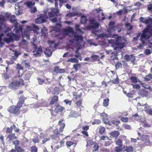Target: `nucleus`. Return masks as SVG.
<instances>
[{"instance_id":"nucleus-1","label":"nucleus","mask_w":152,"mask_h":152,"mask_svg":"<svg viewBox=\"0 0 152 152\" xmlns=\"http://www.w3.org/2000/svg\"><path fill=\"white\" fill-rule=\"evenodd\" d=\"M5 20L4 16L0 15V46H2L4 43L3 41L7 43H9L12 42L13 39L18 40L19 38V36L18 34H15L11 32V29L7 28L4 31V33L6 34L3 33L4 30L1 28V26H2L3 23Z\"/></svg>"},{"instance_id":"nucleus-2","label":"nucleus","mask_w":152,"mask_h":152,"mask_svg":"<svg viewBox=\"0 0 152 152\" xmlns=\"http://www.w3.org/2000/svg\"><path fill=\"white\" fill-rule=\"evenodd\" d=\"M63 33L69 35L72 38H73L72 40H70V42H77V46L76 48L77 50L75 51L76 54L75 56L77 58L80 57V54L78 53V51L79 49L82 48L84 46L82 41L83 39L82 37L77 35L76 33H74L73 28L70 27L67 29L64 30Z\"/></svg>"},{"instance_id":"nucleus-3","label":"nucleus","mask_w":152,"mask_h":152,"mask_svg":"<svg viewBox=\"0 0 152 152\" xmlns=\"http://www.w3.org/2000/svg\"><path fill=\"white\" fill-rule=\"evenodd\" d=\"M90 23L92 25V27L94 29L92 31V33L96 35H98L99 37H110L113 38L114 37H117V35H114L112 34L115 30V28L113 26L114 22L111 21L109 24V28L107 30L108 34H106L105 33L99 34V31H97L96 29L99 27V24L94 20H90Z\"/></svg>"},{"instance_id":"nucleus-4","label":"nucleus","mask_w":152,"mask_h":152,"mask_svg":"<svg viewBox=\"0 0 152 152\" xmlns=\"http://www.w3.org/2000/svg\"><path fill=\"white\" fill-rule=\"evenodd\" d=\"M15 27L14 29L13 32H15V33L18 34L19 32H21L22 33V36L23 38L26 37L27 39L29 38V36L31 33H33V32L36 31L38 33V31L39 30V28L37 26L33 25V26H28L26 28V29L23 32L20 30H18L17 27V23L15 24Z\"/></svg>"},{"instance_id":"nucleus-5","label":"nucleus","mask_w":152,"mask_h":152,"mask_svg":"<svg viewBox=\"0 0 152 152\" xmlns=\"http://www.w3.org/2000/svg\"><path fill=\"white\" fill-rule=\"evenodd\" d=\"M150 34L152 35V28L148 26L142 32V34L141 35L140 40L142 43L139 45L138 47L140 49H141L144 46L146 45L147 43V40L150 37L148 36V34Z\"/></svg>"},{"instance_id":"nucleus-6","label":"nucleus","mask_w":152,"mask_h":152,"mask_svg":"<svg viewBox=\"0 0 152 152\" xmlns=\"http://www.w3.org/2000/svg\"><path fill=\"white\" fill-rule=\"evenodd\" d=\"M58 10L56 9L52 8H51V12L48 13V17L45 14H41L37 16V18L35 20L36 23L38 24H40L45 23L46 21V19L48 17L51 18L56 14L58 12Z\"/></svg>"},{"instance_id":"nucleus-7","label":"nucleus","mask_w":152,"mask_h":152,"mask_svg":"<svg viewBox=\"0 0 152 152\" xmlns=\"http://www.w3.org/2000/svg\"><path fill=\"white\" fill-rule=\"evenodd\" d=\"M126 42L125 38L121 36L118 37L116 40L115 41L113 39L108 40V42L110 44H113L112 46L114 48V49L120 48V49L123 48L124 46V44Z\"/></svg>"},{"instance_id":"nucleus-8","label":"nucleus","mask_w":152,"mask_h":152,"mask_svg":"<svg viewBox=\"0 0 152 152\" xmlns=\"http://www.w3.org/2000/svg\"><path fill=\"white\" fill-rule=\"evenodd\" d=\"M24 85V81L22 79L18 78L17 80L9 84V86L10 88L13 89H17L20 86Z\"/></svg>"},{"instance_id":"nucleus-9","label":"nucleus","mask_w":152,"mask_h":152,"mask_svg":"<svg viewBox=\"0 0 152 152\" xmlns=\"http://www.w3.org/2000/svg\"><path fill=\"white\" fill-rule=\"evenodd\" d=\"M54 41H51L49 42L50 45V49L49 48H46L45 49L44 52L46 56L50 57L51 56L52 53L51 49L53 47H56L55 45L54 44Z\"/></svg>"},{"instance_id":"nucleus-10","label":"nucleus","mask_w":152,"mask_h":152,"mask_svg":"<svg viewBox=\"0 0 152 152\" xmlns=\"http://www.w3.org/2000/svg\"><path fill=\"white\" fill-rule=\"evenodd\" d=\"M20 3H18L15 4V13L17 15H19L20 14V11L22 9V7L20 5Z\"/></svg>"},{"instance_id":"nucleus-11","label":"nucleus","mask_w":152,"mask_h":152,"mask_svg":"<svg viewBox=\"0 0 152 152\" xmlns=\"http://www.w3.org/2000/svg\"><path fill=\"white\" fill-rule=\"evenodd\" d=\"M8 110L11 113H18V109L15 106H10L8 108Z\"/></svg>"},{"instance_id":"nucleus-12","label":"nucleus","mask_w":152,"mask_h":152,"mask_svg":"<svg viewBox=\"0 0 152 152\" xmlns=\"http://www.w3.org/2000/svg\"><path fill=\"white\" fill-rule=\"evenodd\" d=\"M80 115V114L78 112L74 110L71 111L69 115H68V118L71 117L76 118Z\"/></svg>"},{"instance_id":"nucleus-13","label":"nucleus","mask_w":152,"mask_h":152,"mask_svg":"<svg viewBox=\"0 0 152 152\" xmlns=\"http://www.w3.org/2000/svg\"><path fill=\"white\" fill-rule=\"evenodd\" d=\"M140 20L141 22L144 23L145 24L150 23L151 22H152V19L149 18H146L142 17L140 18Z\"/></svg>"},{"instance_id":"nucleus-14","label":"nucleus","mask_w":152,"mask_h":152,"mask_svg":"<svg viewBox=\"0 0 152 152\" xmlns=\"http://www.w3.org/2000/svg\"><path fill=\"white\" fill-rule=\"evenodd\" d=\"M82 101L81 100H79L75 104V107L77 110L78 111H80L81 108L83 107L82 105Z\"/></svg>"},{"instance_id":"nucleus-15","label":"nucleus","mask_w":152,"mask_h":152,"mask_svg":"<svg viewBox=\"0 0 152 152\" xmlns=\"http://www.w3.org/2000/svg\"><path fill=\"white\" fill-rule=\"evenodd\" d=\"M68 0H55V6L56 8L58 7V4H59V6L60 7L62 6V4L63 3H65ZM72 1H74V0H72Z\"/></svg>"},{"instance_id":"nucleus-16","label":"nucleus","mask_w":152,"mask_h":152,"mask_svg":"<svg viewBox=\"0 0 152 152\" xmlns=\"http://www.w3.org/2000/svg\"><path fill=\"white\" fill-rule=\"evenodd\" d=\"M33 55L36 56H39L42 53V50L41 47H39L37 50L33 52Z\"/></svg>"},{"instance_id":"nucleus-17","label":"nucleus","mask_w":152,"mask_h":152,"mask_svg":"<svg viewBox=\"0 0 152 152\" xmlns=\"http://www.w3.org/2000/svg\"><path fill=\"white\" fill-rule=\"evenodd\" d=\"M58 125L60 126L59 131L60 132H62L64 129L65 126V124L64 122V121L63 120H61L59 121L58 122Z\"/></svg>"},{"instance_id":"nucleus-18","label":"nucleus","mask_w":152,"mask_h":152,"mask_svg":"<svg viewBox=\"0 0 152 152\" xmlns=\"http://www.w3.org/2000/svg\"><path fill=\"white\" fill-rule=\"evenodd\" d=\"M104 56V55L102 53H101L99 55H93L91 56L92 59L94 60H98V61L102 58Z\"/></svg>"},{"instance_id":"nucleus-19","label":"nucleus","mask_w":152,"mask_h":152,"mask_svg":"<svg viewBox=\"0 0 152 152\" xmlns=\"http://www.w3.org/2000/svg\"><path fill=\"white\" fill-rule=\"evenodd\" d=\"M139 95L142 97L147 96H148V92L144 90H140L138 93Z\"/></svg>"},{"instance_id":"nucleus-20","label":"nucleus","mask_w":152,"mask_h":152,"mask_svg":"<svg viewBox=\"0 0 152 152\" xmlns=\"http://www.w3.org/2000/svg\"><path fill=\"white\" fill-rule=\"evenodd\" d=\"M125 59L127 61H131L132 62H133L135 60V57L132 55L130 56L126 55L125 56Z\"/></svg>"},{"instance_id":"nucleus-21","label":"nucleus","mask_w":152,"mask_h":152,"mask_svg":"<svg viewBox=\"0 0 152 152\" xmlns=\"http://www.w3.org/2000/svg\"><path fill=\"white\" fill-rule=\"evenodd\" d=\"M142 141L146 145H148L149 142L148 137L147 135H143L141 138Z\"/></svg>"},{"instance_id":"nucleus-22","label":"nucleus","mask_w":152,"mask_h":152,"mask_svg":"<svg viewBox=\"0 0 152 152\" xmlns=\"http://www.w3.org/2000/svg\"><path fill=\"white\" fill-rule=\"evenodd\" d=\"M27 45L28 42L24 39H23L19 44V45L21 48H26L27 47Z\"/></svg>"},{"instance_id":"nucleus-23","label":"nucleus","mask_w":152,"mask_h":152,"mask_svg":"<svg viewBox=\"0 0 152 152\" xmlns=\"http://www.w3.org/2000/svg\"><path fill=\"white\" fill-rule=\"evenodd\" d=\"M35 4V2L34 1H26L25 3V4L29 8H31L32 6L34 5Z\"/></svg>"},{"instance_id":"nucleus-24","label":"nucleus","mask_w":152,"mask_h":152,"mask_svg":"<svg viewBox=\"0 0 152 152\" xmlns=\"http://www.w3.org/2000/svg\"><path fill=\"white\" fill-rule=\"evenodd\" d=\"M64 109V107L60 105L56 107L55 110V112L56 113H61Z\"/></svg>"},{"instance_id":"nucleus-25","label":"nucleus","mask_w":152,"mask_h":152,"mask_svg":"<svg viewBox=\"0 0 152 152\" xmlns=\"http://www.w3.org/2000/svg\"><path fill=\"white\" fill-rule=\"evenodd\" d=\"M147 105V104H145L144 105H141L140 103H138L137 105V107L138 110L139 111H141L142 110H144L145 108V105Z\"/></svg>"},{"instance_id":"nucleus-26","label":"nucleus","mask_w":152,"mask_h":152,"mask_svg":"<svg viewBox=\"0 0 152 152\" xmlns=\"http://www.w3.org/2000/svg\"><path fill=\"white\" fill-rule=\"evenodd\" d=\"M54 71L56 72L59 73H63L65 72L64 69L59 68L58 67H55Z\"/></svg>"},{"instance_id":"nucleus-27","label":"nucleus","mask_w":152,"mask_h":152,"mask_svg":"<svg viewBox=\"0 0 152 152\" xmlns=\"http://www.w3.org/2000/svg\"><path fill=\"white\" fill-rule=\"evenodd\" d=\"M148 108L149 106L148 105H145L144 108V110L150 115H152V110L150 109H148Z\"/></svg>"},{"instance_id":"nucleus-28","label":"nucleus","mask_w":152,"mask_h":152,"mask_svg":"<svg viewBox=\"0 0 152 152\" xmlns=\"http://www.w3.org/2000/svg\"><path fill=\"white\" fill-rule=\"evenodd\" d=\"M67 62H71L72 63H78V60L77 59L75 58H73L69 59L67 61Z\"/></svg>"},{"instance_id":"nucleus-29","label":"nucleus","mask_w":152,"mask_h":152,"mask_svg":"<svg viewBox=\"0 0 152 152\" xmlns=\"http://www.w3.org/2000/svg\"><path fill=\"white\" fill-rule=\"evenodd\" d=\"M75 28L77 31H79L82 34H83L84 32L83 31L84 29L82 28H80L79 26L78 25H75Z\"/></svg>"},{"instance_id":"nucleus-30","label":"nucleus","mask_w":152,"mask_h":152,"mask_svg":"<svg viewBox=\"0 0 152 152\" xmlns=\"http://www.w3.org/2000/svg\"><path fill=\"white\" fill-rule=\"evenodd\" d=\"M105 129L104 127L100 126L99 128V132L100 134H103L105 133Z\"/></svg>"},{"instance_id":"nucleus-31","label":"nucleus","mask_w":152,"mask_h":152,"mask_svg":"<svg viewBox=\"0 0 152 152\" xmlns=\"http://www.w3.org/2000/svg\"><path fill=\"white\" fill-rule=\"evenodd\" d=\"M111 136L113 137H117L119 134V132L118 131H114L110 133Z\"/></svg>"},{"instance_id":"nucleus-32","label":"nucleus","mask_w":152,"mask_h":152,"mask_svg":"<svg viewBox=\"0 0 152 152\" xmlns=\"http://www.w3.org/2000/svg\"><path fill=\"white\" fill-rule=\"evenodd\" d=\"M16 138L14 135L13 134H10L8 135L7 137V139L8 141H10L12 140H14Z\"/></svg>"},{"instance_id":"nucleus-33","label":"nucleus","mask_w":152,"mask_h":152,"mask_svg":"<svg viewBox=\"0 0 152 152\" xmlns=\"http://www.w3.org/2000/svg\"><path fill=\"white\" fill-rule=\"evenodd\" d=\"M22 64L23 65H25L26 68L30 66V63L28 61L23 60L22 61Z\"/></svg>"},{"instance_id":"nucleus-34","label":"nucleus","mask_w":152,"mask_h":152,"mask_svg":"<svg viewBox=\"0 0 152 152\" xmlns=\"http://www.w3.org/2000/svg\"><path fill=\"white\" fill-rule=\"evenodd\" d=\"M142 125L145 127H150L151 126L150 125L148 124L145 120H141Z\"/></svg>"},{"instance_id":"nucleus-35","label":"nucleus","mask_w":152,"mask_h":152,"mask_svg":"<svg viewBox=\"0 0 152 152\" xmlns=\"http://www.w3.org/2000/svg\"><path fill=\"white\" fill-rule=\"evenodd\" d=\"M125 151L127 152H131L133 151V148L132 146L129 145L126 146V148L125 149Z\"/></svg>"},{"instance_id":"nucleus-36","label":"nucleus","mask_w":152,"mask_h":152,"mask_svg":"<svg viewBox=\"0 0 152 152\" xmlns=\"http://www.w3.org/2000/svg\"><path fill=\"white\" fill-rule=\"evenodd\" d=\"M112 143V140L109 138L107 141H105L104 145L106 146H109Z\"/></svg>"},{"instance_id":"nucleus-37","label":"nucleus","mask_w":152,"mask_h":152,"mask_svg":"<svg viewBox=\"0 0 152 152\" xmlns=\"http://www.w3.org/2000/svg\"><path fill=\"white\" fill-rule=\"evenodd\" d=\"M73 68H74L75 71H77L79 68H80L81 67V64H80L77 63V64H75L73 65Z\"/></svg>"},{"instance_id":"nucleus-38","label":"nucleus","mask_w":152,"mask_h":152,"mask_svg":"<svg viewBox=\"0 0 152 152\" xmlns=\"http://www.w3.org/2000/svg\"><path fill=\"white\" fill-rule=\"evenodd\" d=\"M115 143L116 145H118L120 147L122 146V140L120 139H118L115 141Z\"/></svg>"},{"instance_id":"nucleus-39","label":"nucleus","mask_w":152,"mask_h":152,"mask_svg":"<svg viewBox=\"0 0 152 152\" xmlns=\"http://www.w3.org/2000/svg\"><path fill=\"white\" fill-rule=\"evenodd\" d=\"M144 78L146 80H150L152 79V74H149L147 75H146Z\"/></svg>"},{"instance_id":"nucleus-40","label":"nucleus","mask_w":152,"mask_h":152,"mask_svg":"<svg viewBox=\"0 0 152 152\" xmlns=\"http://www.w3.org/2000/svg\"><path fill=\"white\" fill-rule=\"evenodd\" d=\"M41 32L42 36H45L46 34L47 33V30L46 28H43L41 29Z\"/></svg>"},{"instance_id":"nucleus-41","label":"nucleus","mask_w":152,"mask_h":152,"mask_svg":"<svg viewBox=\"0 0 152 152\" xmlns=\"http://www.w3.org/2000/svg\"><path fill=\"white\" fill-rule=\"evenodd\" d=\"M58 97L57 96H54L50 102V104H53L55 102L58 101Z\"/></svg>"},{"instance_id":"nucleus-42","label":"nucleus","mask_w":152,"mask_h":152,"mask_svg":"<svg viewBox=\"0 0 152 152\" xmlns=\"http://www.w3.org/2000/svg\"><path fill=\"white\" fill-rule=\"evenodd\" d=\"M108 138L109 137L106 136H103L100 137L99 141H103L105 142V141L108 140Z\"/></svg>"},{"instance_id":"nucleus-43","label":"nucleus","mask_w":152,"mask_h":152,"mask_svg":"<svg viewBox=\"0 0 152 152\" xmlns=\"http://www.w3.org/2000/svg\"><path fill=\"white\" fill-rule=\"evenodd\" d=\"M109 99H104L103 105L104 107H107L109 104Z\"/></svg>"},{"instance_id":"nucleus-44","label":"nucleus","mask_w":152,"mask_h":152,"mask_svg":"<svg viewBox=\"0 0 152 152\" xmlns=\"http://www.w3.org/2000/svg\"><path fill=\"white\" fill-rule=\"evenodd\" d=\"M148 36L150 37L148 40L147 42H149V45H148V47L149 48H152V42H151V40H150V39H152V36H150L148 35Z\"/></svg>"},{"instance_id":"nucleus-45","label":"nucleus","mask_w":152,"mask_h":152,"mask_svg":"<svg viewBox=\"0 0 152 152\" xmlns=\"http://www.w3.org/2000/svg\"><path fill=\"white\" fill-rule=\"evenodd\" d=\"M87 21L86 18L85 16H82L81 17V21L83 23H86Z\"/></svg>"},{"instance_id":"nucleus-46","label":"nucleus","mask_w":152,"mask_h":152,"mask_svg":"<svg viewBox=\"0 0 152 152\" xmlns=\"http://www.w3.org/2000/svg\"><path fill=\"white\" fill-rule=\"evenodd\" d=\"M78 13L77 12H71L67 14L66 16L69 17H72L77 15Z\"/></svg>"},{"instance_id":"nucleus-47","label":"nucleus","mask_w":152,"mask_h":152,"mask_svg":"<svg viewBox=\"0 0 152 152\" xmlns=\"http://www.w3.org/2000/svg\"><path fill=\"white\" fill-rule=\"evenodd\" d=\"M15 149L18 152H24V150L22 149L20 147L17 146L15 148Z\"/></svg>"},{"instance_id":"nucleus-48","label":"nucleus","mask_w":152,"mask_h":152,"mask_svg":"<svg viewBox=\"0 0 152 152\" xmlns=\"http://www.w3.org/2000/svg\"><path fill=\"white\" fill-rule=\"evenodd\" d=\"M131 80L132 82L133 83H136L138 81V80L137 78L135 77H132L131 78Z\"/></svg>"},{"instance_id":"nucleus-49","label":"nucleus","mask_w":152,"mask_h":152,"mask_svg":"<svg viewBox=\"0 0 152 152\" xmlns=\"http://www.w3.org/2000/svg\"><path fill=\"white\" fill-rule=\"evenodd\" d=\"M112 123L115 125L116 126H117L120 123V121L115 120H112L111 121Z\"/></svg>"},{"instance_id":"nucleus-50","label":"nucleus","mask_w":152,"mask_h":152,"mask_svg":"<svg viewBox=\"0 0 152 152\" xmlns=\"http://www.w3.org/2000/svg\"><path fill=\"white\" fill-rule=\"evenodd\" d=\"M15 127V126L14 125H13L10 128H7V132L8 133H10L12 131L13 128H14V127Z\"/></svg>"},{"instance_id":"nucleus-51","label":"nucleus","mask_w":152,"mask_h":152,"mask_svg":"<svg viewBox=\"0 0 152 152\" xmlns=\"http://www.w3.org/2000/svg\"><path fill=\"white\" fill-rule=\"evenodd\" d=\"M152 52V50H151L149 49H146L145 51V54L147 55H149L151 54Z\"/></svg>"},{"instance_id":"nucleus-52","label":"nucleus","mask_w":152,"mask_h":152,"mask_svg":"<svg viewBox=\"0 0 152 152\" xmlns=\"http://www.w3.org/2000/svg\"><path fill=\"white\" fill-rule=\"evenodd\" d=\"M15 20V15H12L11 17L10 21L11 22H14Z\"/></svg>"},{"instance_id":"nucleus-53","label":"nucleus","mask_w":152,"mask_h":152,"mask_svg":"<svg viewBox=\"0 0 152 152\" xmlns=\"http://www.w3.org/2000/svg\"><path fill=\"white\" fill-rule=\"evenodd\" d=\"M87 142V145H86V146H90L92 145H93L94 143L91 140H89L86 141Z\"/></svg>"},{"instance_id":"nucleus-54","label":"nucleus","mask_w":152,"mask_h":152,"mask_svg":"<svg viewBox=\"0 0 152 152\" xmlns=\"http://www.w3.org/2000/svg\"><path fill=\"white\" fill-rule=\"evenodd\" d=\"M103 121L104 123L105 124H109V122L108 120V118H103Z\"/></svg>"},{"instance_id":"nucleus-55","label":"nucleus","mask_w":152,"mask_h":152,"mask_svg":"<svg viewBox=\"0 0 152 152\" xmlns=\"http://www.w3.org/2000/svg\"><path fill=\"white\" fill-rule=\"evenodd\" d=\"M126 28L128 30H130L132 29V27L130 25L129 23H126Z\"/></svg>"},{"instance_id":"nucleus-56","label":"nucleus","mask_w":152,"mask_h":152,"mask_svg":"<svg viewBox=\"0 0 152 152\" xmlns=\"http://www.w3.org/2000/svg\"><path fill=\"white\" fill-rule=\"evenodd\" d=\"M73 144V142L71 141H67L66 142V145L67 147H70Z\"/></svg>"},{"instance_id":"nucleus-57","label":"nucleus","mask_w":152,"mask_h":152,"mask_svg":"<svg viewBox=\"0 0 152 152\" xmlns=\"http://www.w3.org/2000/svg\"><path fill=\"white\" fill-rule=\"evenodd\" d=\"M128 120V118L127 117H123L121 118V121L123 122H127Z\"/></svg>"},{"instance_id":"nucleus-58","label":"nucleus","mask_w":152,"mask_h":152,"mask_svg":"<svg viewBox=\"0 0 152 152\" xmlns=\"http://www.w3.org/2000/svg\"><path fill=\"white\" fill-rule=\"evenodd\" d=\"M31 152H37V148L35 146H33L31 148Z\"/></svg>"},{"instance_id":"nucleus-59","label":"nucleus","mask_w":152,"mask_h":152,"mask_svg":"<svg viewBox=\"0 0 152 152\" xmlns=\"http://www.w3.org/2000/svg\"><path fill=\"white\" fill-rule=\"evenodd\" d=\"M112 82L114 84H118L119 83L118 78H116V79H114L112 80Z\"/></svg>"},{"instance_id":"nucleus-60","label":"nucleus","mask_w":152,"mask_h":152,"mask_svg":"<svg viewBox=\"0 0 152 152\" xmlns=\"http://www.w3.org/2000/svg\"><path fill=\"white\" fill-rule=\"evenodd\" d=\"M64 102L67 104H69V105H71V101L67 99H65L64 101Z\"/></svg>"},{"instance_id":"nucleus-61","label":"nucleus","mask_w":152,"mask_h":152,"mask_svg":"<svg viewBox=\"0 0 152 152\" xmlns=\"http://www.w3.org/2000/svg\"><path fill=\"white\" fill-rule=\"evenodd\" d=\"M38 81L39 83L40 84H42L45 81L44 80L42 79L41 78H38Z\"/></svg>"},{"instance_id":"nucleus-62","label":"nucleus","mask_w":152,"mask_h":152,"mask_svg":"<svg viewBox=\"0 0 152 152\" xmlns=\"http://www.w3.org/2000/svg\"><path fill=\"white\" fill-rule=\"evenodd\" d=\"M88 43H89L90 45H94L95 46H97V45H96L95 43H94L92 40H88Z\"/></svg>"},{"instance_id":"nucleus-63","label":"nucleus","mask_w":152,"mask_h":152,"mask_svg":"<svg viewBox=\"0 0 152 152\" xmlns=\"http://www.w3.org/2000/svg\"><path fill=\"white\" fill-rule=\"evenodd\" d=\"M37 10L36 7H34L33 8H31V13H35L37 12Z\"/></svg>"},{"instance_id":"nucleus-64","label":"nucleus","mask_w":152,"mask_h":152,"mask_svg":"<svg viewBox=\"0 0 152 152\" xmlns=\"http://www.w3.org/2000/svg\"><path fill=\"white\" fill-rule=\"evenodd\" d=\"M100 115L103 118H106L107 116V114L105 113L104 112H103L102 113H101Z\"/></svg>"}]
</instances>
